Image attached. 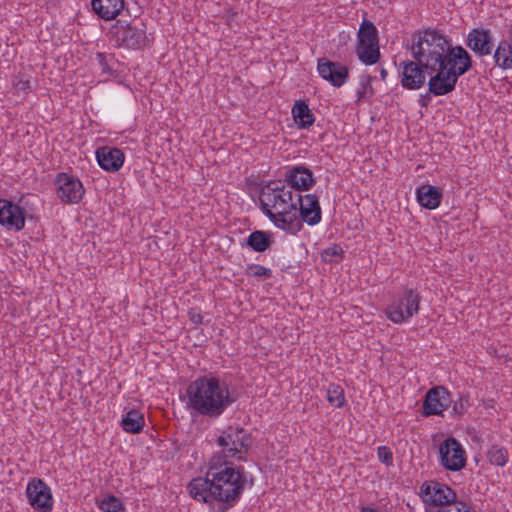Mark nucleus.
<instances>
[{
    "label": "nucleus",
    "mask_w": 512,
    "mask_h": 512,
    "mask_svg": "<svg viewBox=\"0 0 512 512\" xmlns=\"http://www.w3.org/2000/svg\"><path fill=\"white\" fill-rule=\"evenodd\" d=\"M408 48L431 75L428 89L434 96L452 92L459 77L472 67L470 54L462 46H451L446 36L434 29L415 32Z\"/></svg>",
    "instance_id": "obj_1"
},
{
    "label": "nucleus",
    "mask_w": 512,
    "mask_h": 512,
    "mask_svg": "<svg viewBox=\"0 0 512 512\" xmlns=\"http://www.w3.org/2000/svg\"><path fill=\"white\" fill-rule=\"evenodd\" d=\"M246 478L243 469L233 467L232 463L221 456H213L206 477L191 480L189 494L197 501L213 506L218 503V511L226 512L239 500Z\"/></svg>",
    "instance_id": "obj_2"
},
{
    "label": "nucleus",
    "mask_w": 512,
    "mask_h": 512,
    "mask_svg": "<svg viewBox=\"0 0 512 512\" xmlns=\"http://www.w3.org/2000/svg\"><path fill=\"white\" fill-rule=\"evenodd\" d=\"M295 194L283 181H270L260 191V203L266 216L278 227L291 234L298 233L303 224L298 217Z\"/></svg>",
    "instance_id": "obj_3"
},
{
    "label": "nucleus",
    "mask_w": 512,
    "mask_h": 512,
    "mask_svg": "<svg viewBox=\"0 0 512 512\" xmlns=\"http://www.w3.org/2000/svg\"><path fill=\"white\" fill-rule=\"evenodd\" d=\"M188 406L202 416L218 418L235 402L225 382L213 376L192 381L187 388Z\"/></svg>",
    "instance_id": "obj_4"
},
{
    "label": "nucleus",
    "mask_w": 512,
    "mask_h": 512,
    "mask_svg": "<svg viewBox=\"0 0 512 512\" xmlns=\"http://www.w3.org/2000/svg\"><path fill=\"white\" fill-rule=\"evenodd\" d=\"M217 444L222 449L217 455L222 457V461H228L229 458L244 460L251 446V438L243 428L229 426L222 431Z\"/></svg>",
    "instance_id": "obj_5"
},
{
    "label": "nucleus",
    "mask_w": 512,
    "mask_h": 512,
    "mask_svg": "<svg viewBox=\"0 0 512 512\" xmlns=\"http://www.w3.org/2000/svg\"><path fill=\"white\" fill-rule=\"evenodd\" d=\"M110 32L118 46L128 49H142L149 41L145 24L138 20L126 22L118 19Z\"/></svg>",
    "instance_id": "obj_6"
},
{
    "label": "nucleus",
    "mask_w": 512,
    "mask_h": 512,
    "mask_svg": "<svg viewBox=\"0 0 512 512\" xmlns=\"http://www.w3.org/2000/svg\"><path fill=\"white\" fill-rule=\"evenodd\" d=\"M419 305V293L412 288H407L403 291L398 300H395L388 305L385 313L387 318L392 322L400 324L418 313Z\"/></svg>",
    "instance_id": "obj_7"
},
{
    "label": "nucleus",
    "mask_w": 512,
    "mask_h": 512,
    "mask_svg": "<svg viewBox=\"0 0 512 512\" xmlns=\"http://www.w3.org/2000/svg\"><path fill=\"white\" fill-rule=\"evenodd\" d=\"M421 497L429 510L442 509L445 506L458 504L456 492L449 486L431 481L421 486Z\"/></svg>",
    "instance_id": "obj_8"
},
{
    "label": "nucleus",
    "mask_w": 512,
    "mask_h": 512,
    "mask_svg": "<svg viewBox=\"0 0 512 512\" xmlns=\"http://www.w3.org/2000/svg\"><path fill=\"white\" fill-rule=\"evenodd\" d=\"M440 464L449 471H460L466 466L467 456L460 442L446 438L439 446Z\"/></svg>",
    "instance_id": "obj_9"
},
{
    "label": "nucleus",
    "mask_w": 512,
    "mask_h": 512,
    "mask_svg": "<svg viewBox=\"0 0 512 512\" xmlns=\"http://www.w3.org/2000/svg\"><path fill=\"white\" fill-rule=\"evenodd\" d=\"M29 504L39 512H51L53 497L50 487L40 478L31 479L26 487Z\"/></svg>",
    "instance_id": "obj_10"
},
{
    "label": "nucleus",
    "mask_w": 512,
    "mask_h": 512,
    "mask_svg": "<svg viewBox=\"0 0 512 512\" xmlns=\"http://www.w3.org/2000/svg\"><path fill=\"white\" fill-rule=\"evenodd\" d=\"M57 196L64 203H78L83 195L84 188L81 181L72 175L60 173L56 178Z\"/></svg>",
    "instance_id": "obj_11"
},
{
    "label": "nucleus",
    "mask_w": 512,
    "mask_h": 512,
    "mask_svg": "<svg viewBox=\"0 0 512 512\" xmlns=\"http://www.w3.org/2000/svg\"><path fill=\"white\" fill-rule=\"evenodd\" d=\"M400 66L401 85L408 90L420 89L426 82L428 70L424 68L417 60L403 61Z\"/></svg>",
    "instance_id": "obj_12"
},
{
    "label": "nucleus",
    "mask_w": 512,
    "mask_h": 512,
    "mask_svg": "<svg viewBox=\"0 0 512 512\" xmlns=\"http://www.w3.org/2000/svg\"><path fill=\"white\" fill-rule=\"evenodd\" d=\"M0 224L8 230H22L25 226L24 210L19 205L0 198Z\"/></svg>",
    "instance_id": "obj_13"
},
{
    "label": "nucleus",
    "mask_w": 512,
    "mask_h": 512,
    "mask_svg": "<svg viewBox=\"0 0 512 512\" xmlns=\"http://www.w3.org/2000/svg\"><path fill=\"white\" fill-rule=\"evenodd\" d=\"M317 70L319 75L334 87H341L349 77V70L345 65L327 58L318 60Z\"/></svg>",
    "instance_id": "obj_14"
},
{
    "label": "nucleus",
    "mask_w": 512,
    "mask_h": 512,
    "mask_svg": "<svg viewBox=\"0 0 512 512\" xmlns=\"http://www.w3.org/2000/svg\"><path fill=\"white\" fill-rule=\"evenodd\" d=\"M295 197L298 208V217L301 222L304 221L308 225L318 224L321 220V208L318 197L313 194L301 196L298 193L295 194Z\"/></svg>",
    "instance_id": "obj_15"
},
{
    "label": "nucleus",
    "mask_w": 512,
    "mask_h": 512,
    "mask_svg": "<svg viewBox=\"0 0 512 512\" xmlns=\"http://www.w3.org/2000/svg\"><path fill=\"white\" fill-rule=\"evenodd\" d=\"M451 403L450 393L442 386L431 388L423 403L425 416L440 415Z\"/></svg>",
    "instance_id": "obj_16"
},
{
    "label": "nucleus",
    "mask_w": 512,
    "mask_h": 512,
    "mask_svg": "<svg viewBox=\"0 0 512 512\" xmlns=\"http://www.w3.org/2000/svg\"><path fill=\"white\" fill-rule=\"evenodd\" d=\"M466 46L479 56H487L494 48L493 37L489 29L474 28L466 39Z\"/></svg>",
    "instance_id": "obj_17"
},
{
    "label": "nucleus",
    "mask_w": 512,
    "mask_h": 512,
    "mask_svg": "<svg viewBox=\"0 0 512 512\" xmlns=\"http://www.w3.org/2000/svg\"><path fill=\"white\" fill-rule=\"evenodd\" d=\"M284 183L292 190L307 191L315 183L313 173L305 166L289 168L284 175Z\"/></svg>",
    "instance_id": "obj_18"
},
{
    "label": "nucleus",
    "mask_w": 512,
    "mask_h": 512,
    "mask_svg": "<svg viewBox=\"0 0 512 512\" xmlns=\"http://www.w3.org/2000/svg\"><path fill=\"white\" fill-rule=\"evenodd\" d=\"M96 158L102 169L117 172L123 166L125 155L119 148L103 146L97 149Z\"/></svg>",
    "instance_id": "obj_19"
},
{
    "label": "nucleus",
    "mask_w": 512,
    "mask_h": 512,
    "mask_svg": "<svg viewBox=\"0 0 512 512\" xmlns=\"http://www.w3.org/2000/svg\"><path fill=\"white\" fill-rule=\"evenodd\" d=\"M124 0H91L93 12L103 20L115 19L124 9Z\"/></svg>",
    "instance_id": "obj_20"
},
{
    "label": "nucleus",
    "mask_w": 512,
    "mask_h": 512,
    "mask_svg": "<svg viewBox=\"0 0 512 512\" xmlns=\"http://www.w3.org/2000/svg\"><path fill=\"white\" fill-rule=\"evenodd\" d=\"M418 203L429 210L439 207L442 199V190L433 185H422L416 191Z\"/></svg>",
    "instance_id": "obj_21"
},
{
    "label": "nucleus",
    "mask_w": 512,
    "mask_h": 512,
    "mask_svg": "<svg viewBox=\"0 0 512 512\" xmlns=\"http://www.w3.org/2000/svg\"><path fill=\"white\" fill-rule=\"evenodd\" d=\"M493 58L496 66L504 70L512 68V41H500Z\"/></svg>",
    "instance_id": "obj_22"
},
{
    "label": "nucleus",
    "mask_w": 512,
    "mask_h": 512,
    "mask_svg": "<svg viewBox=\"0 0 512 512\" xmlns=\"http://www.w3.org/2000/svg\"><path fill=\"white\" fill-rule=\"evenodd\" d=\"M292 114L300 128H309L315 121V117L305 101H296L292 108Z\"/></svg>",
    "instance_id": "obj_23"
},
{
    "label": "nucleus",
    "mask_w": 512,
    "mask_h": 512,
    "mask_svg": "<svg viewBox=\"0 0 512 512\" xmlns=\"http://www.w3.org/2000/svg\"><path fill=\"white\" fill-rule=\"evenodd\" d=\"M121 426L128 433H139L144 426V416L138 410L132 409L123 417Z\"/></svg>",
    "instance_id": "obj_24"
},
{
    "label": "nucleus",
    "mask_w": 512,
    "mask_h": 512,
    "mask_svg": "<svg viewBox=\"0 0 512 512\" xmlns=\"http://www.w3.org/2000/svg\"><path fill=\"white\" fill-rule=\"evenodd\" d=\"M358 58L367 65L375 64L379 57V45L374 43L357 44L356 49Z\"/></svg>",
    "instance_id": "obj_25"
},
{
    "label": "nucleus",
    "mask_w": 512,
    "mask_h": 512,
    "mask_svg": "<svg viewBox=\"0 0 512 512\" xmlns=\"http://www.w3.org/2000/svg\"><path fill=\"white\" fill-rule=\"evenodd\" d=\"M271 242L270 234L260 230L252 232L247 239V244L257 252H264L267 250L270 247Z\"/></svg>",
    "instance_id": "obj_26"
},
{
    "label": "nucleus",
    "mask_w": 512,
    "mask_h": 512,
    "mask_svg": "<svg viewBox=\"0 0 512 512\" xmlns=\"http://www.w3.org/2000/svg\"><path fill=\"white\" fill-rule=\"evenodd\" d=\"M378 44V33L374 24L370 21H363L358 32V44Z\"/></svg>",
    "instance_id": "obj_27"
},
{
    "label": "nucleus",
    "mask_w": 512,
    "mask_h": 512,
    "mask_svg": "<svg viewBox=\"0 0 512 512\" xmlns=\"http://www.w3.org/2000/svg\"><path fill=\"white\" fill-rule=\"evenodd\" d=\"M327 400L332 406L341 408L345 403L343 388L337 384H330L327 389Z\"/></svg>",
    "instance_id": "obj_28"
},
{
    "label": "nucleus",
    "mask_w": 512,
    "mask_h": 512,
    "mask_svg": "<svg viewBox=\"0 0 512 512\" xmlns=\"http://www.w3.org/2000/svg\"><path fill=\"white\" fill-rule=\"evenodd\" d=\"M487 458L493 465L504 466L508 461V452L505 448L494 445L488 450Z\"/></svg>",
    "instance_id": "obj_29"
},
{
    "label": "nucleus",
    "mask_w": 512,
    "mask_h": 512,
    "mask_svg": "<svg viewBox=\"0 0 512 512\" xmlns=\"http://www.w3.org/2000/svg\"><path fill=\"white\" fill-rule=\"evenodd\" d=\"M373 93L371 77L369 75H362L360 77V88L357 91V100L359 102L365 101L372 97Z\"/></svg>",
    "instance_id": "obj_30"
},
{
    "label": "nucleus",
    "mask_w": 512,
    "mask_h": 512,
    "mask_svg": "<svg viewBox=\"0 0 512 512\" xmlns=\"http://www.w3.org/2000/svg\"><path fill=\"white\" fill-rule=\"evenodd\" d=\"M99 507L103 512H121L124 510L121 500L115 496H109L102 500Z\"/></svg>",
    "instance_id": "obj_31"
},
{
    "label": "nucleus",
    "mask_w": 512,
    "mask_h": 512,
    "mask_svg": "<svg viewBox=\"0 0 512 512\" xmlns=\"http://www.w3.org/2000/svg\"><path fill=\"white\" fill-rule=\"evenodd\" d=\"M428 512H476L469 504L460 502L445 506L442 509L428 510Z\"/></svg>",
    "instance_id": "obj_32"
},
{
    "label": "nucleus",
    "mask_w": 512,
    "mask_h": 512,
    "mask_svg": "<svg viewBox=\"0 0 512 512\" xmlns=\"http://www.w3.org/2000/svg\"><path fill=\"white\" fill-rule=\"evenodd\" d=\"M246 273L256 278H270L272 276V271L270 269L257 264L249 265Z\"/></svg>",
    "instance_id": "obj_33"
},
{
    "label": "nucleus",
    "mask_w": 512,
    "mask_h": 512,
    "mask_svg": "<svg viewBox=\"0 0 512 512\" xmlns=\"http://www.w3.org/2000/svg\"><path fill=\"white\" fill-rule=\"evenodd\" d=\"M377 455H378V459L381 463L385 464L386 466L393 465V455H392V452L389 447H387V446L378 447Z\"/></svg>",
    "instance_id": "obj_34"
},
{
    "label": "nucleus",
    "mask_w": 512,
    "mask_h": 512,
    "mask_svg": "<svg viewBox=\"0 0 512 512\" xmlns=\"http://www.w3.org/2000/svg\"><path fill=\"white\" fill-rule=\"evenodd\" d=\"M468 396H460L457 401L454 402L453 412L457 415H463L469 408Z\"/></svg>",
    "instance_id": "obj_35"
},
{
    "label": "nucleus",
    "mask_w": 512,
    "mask_h": 512,
    "mask_svg": "<svg viewBox=\"0 0 512 512\" xmlns=\"http://www.w3.org/2000/svg\"><path fill=\"white\" fill-rule=\"evenodd\" d=\"M342 252L340 246L334 245L333 247L325 249L322 253V257L325 261L332 262L334 261V257H340Z\"/></svg>",
    "instance_id": "obj_36"
},
{
    "label": "nucleus",
    "mask_w": 512,
    "mask_h": 512,
    "mask_svg": "<svg viewBox=\"0 0 512 512\" xmlns=\"http://www.w3.org/2000/svg\"><path fill=\"white\" fill-rule=\"evenodd\" d=\"M189 319L194 324H201L203 316L198 309L192 308L188 312Z\"/></svg>",
    "instance_id": "obj_37"
},
{
    "label": "nucleus",
    "mask_w": 512,
    "mask_h": 512,
    "mask_svg": "<svg viewBox=\"0 0 512 512\" xmlns=\"http://www.w3.org/2000/svg\"><path fill=\"white\" fill-rule=\"evenodd\" d=\"M16 88L18 90H22V91L26 92L27 90L30 89V82L29 81H19L16 84Z\"/></svg>",
    "instance_id": "obj_38"
},
{
    "label": "nucleus",
    "mask_w": 512,
    "mask_h": 512,
    "mask_svg": "<svg viewBox=\"0 0 512 512\" xmlns=\"http://www.w3.org/2000/svg\"><path fill=\"white\" fill-rule=\"evenodd\" d=\"M97 58L99 60L100 65L102 66V70L105 71L107 64H106V59H105L104 54L98 53Z\"/></svg>",
    "instance_id": "obj_39"
},
{
    "label": "nucleus",
    "mask_w": 512,
    "mask_h": 512,
    "mask_svg": "<svg viewBox=\"0 0 512 512\" xmlns=\"http://www.w3.org/2000/svg\"><path fill=\"white\" fill-rule=\"evenodd\" d=\"M361 512H381V511L371 508V507H363Z\"/></svg>",
    "instance_id": "obj_40"
},
{
    "label": "nucleus",
    "mask_w": 512,
    "mask_h": 512,
    "mask_svg": "<svg viewBox=\"0 0 512 512\" xmlns=\"http://www.w3.org/2000/svg\"><path fill=\"white\" fill-rule=\"evenodd\" d=\"M380 75H381V79H382L383 81H385V80H386V77H387V75H388L387 70H385L384 68H382V69H381V71H380Z\"/></svg>",
    "instance_id": "obj_41"
}]
</instances>
